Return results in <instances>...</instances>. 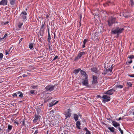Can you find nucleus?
<instances>
[{"instance_id":"obj_29","label":"nucleus","mask_w":134,"mask_h":134,"mask_svg":"<svg viewBox=\"0 0 134 134\" xmlns=\"http://www.w3.org/2000/svg\"><path fill=\"white\" fill-rule=\"evenodd\" d=\"M12 47H11L8 50H6L5 51V55H7L8 54L9 52H10L11 49H12Z\"/></svg>"},{"instance_id":"obj_5","label":"nucleus","mask_w":134,"mask_h":134,"mask_svg":"<svg viewBox=\"0 0 134 134\" xmlns=\"http://www.w3.org/2000/svg\"><path fill=\"white\" fill-rule=\"evenodd\" d=\"M102 98L104 99L103 100V102L104 103H105L109 101L110 99V96L106 94L103 96Z\"/></svg>"},{"instance_id":"obj_3","label":"nucleus","mask_w":134,"mask_h":134,"mask_svg":"<svg viewBox=\"0 0 134 134\" xmlns=\"http://www.w3.org/2000/svg\"><path fill=\"white\" fill-rule=\"evenodd\" d=\"M82 83L83 85L87 87H89L88 77L86 76V77H83L82 80Z\"/></svg>"},{"instance_id":"obj_56","label":"nucleus","mask_w":134,"mask_h":134,"mask_svg":"<svg viewBox=\"0 0 134 134\" xmlns=\"http://www.w3.org/2000/svg\"><path fill=\"white\" fill-rule=\"evenodd\" d=\"M84 130H85L86 132L88 130L86 127L84 128Z\"/></svg>"},{"instance_id":"obj_9","label":"nucleus","mask_w":134,"mask_h":134,"mask_svg":"<svg viewBox=\"0 0 134 134\" xmlns=\"http://www.w3.org/2000/svg\"><path fill=\"white\" fill-rule=\"evenodd\" d=\"M41 116L38 113V114H35L34 116V119L33 121L34 123H36L37 121H40Z\"/></svg>"},{"instance_id":"obj_18","label":"nucleus","mask_w":134,"mask_h":134,"mask_svg":"<svg viewBox=\"0 0 134 134\" xmlns=\"http://www.w3.org/2000/svg\"><path fill=\"white\" fill-rule=\"evenodd\" d=\"M74 118L75 121H77L78 120L79 116L76 114H74Z\"/></svg>"},{"instance_id":"obj_43","label":"nucleus","mask_w":134,"mask_h":134,"mask_svg":"<svg viewBox=\"0 0 134 134\" xmlns=\"http://www.w3.org/2000/svg\"><path fill=\"white\" fill-rule=\"evenodd\" d=\"M9 23V22L8 21H7L6 22H5L4 23H2V25H5L6 24H7Z\"/></svg>"},{"instance_id":"obj_57","label":"nucleus","mask_w":134,"mask_h":134,"mask_svg":"<svg viewBox=\"0 0 134 134\" xmlns=\"http://www.w3.org/2000/svg\"><path fill=\"white\" fill-rule=\"evenodd\" d=\"M32 88H34V89H35V88H36V86H32Z\"/></svg>"},{"instance_id":"obj_49","label":"nucleus","mask_w":134,"mask_h":134,"mask_svg":"<svg viewBox=\"0 0 134 134\" xmlns=\"http://www.w3.org/2000/svg\"><path fill=\"white\" fill-rule=\"evenodd\" d=\"M35 92L34 90H31L30 91V92L31 94H33Z\"/></svg>"},{"instance_id":"obj_39","label":"nucleus","mask_w":134,"mask_h":134,"mask_svg":"<svg viewBox=\"0 0 134 134\" xmlns=\"http://www.w3.org/2000/svg\"><path fill=\"white\" fill-rule=\"evenodd\" d=\"M3 57V54L2 53H0V60H1Z\"/></svg>"},{"instance_id":"obj_7","label":"nucleus","mask_w":134,"mask_h":134,"mask_svg":"<svg viewBox=\"0 0 134 134\" xmlns=\"http://www.w3.org/2000/svg\"><path fill=\"white\" fill-rule=\"evenodd\" d=\"M85 53L84 52H81L79 53L77 56L75 57L74 61L76 62L78 60L82 55H85Z\"/></svg>"},{"instance_id":"obj_52","label":"nucleus","mask_w":134,"mask_h":134,"mask_svg":"<svg viewBox=\"0 0 134 134\" xmlns=\"http://www.w3.org/2000/svg\"><path fill=\"white\" fill-rule=\"evenodd\" d=\"M47 31L48 32V34H50L49 33V29L48 28V26H47Z\"/></svg>"},{"instance_id":"obj_61","label":"nucleus","mask_w":134,"mask_h":134,"mask_svg":"<svg viewBox=\"0 0 134 134\" xmlns=\"http://www.w3.org/2000/svg\"><path fill=\"white\" fill-rule=\"evenodd\" d=\"M36 127H34L32 128V129H36Z\"/></svg>"},{"instance_id":"obj_16","label":"nucleus","mask_w":134,"mask_h":134,"mask_svg":"<svg viewBox=\"0 0 134 134\" xmlns=\"http://www.w3.org/2000/svg\"><path fill=\"white\" fill-rule=\"evenodd\" d=\"M76 127L78 129H80L81 128L80 127V125H81V123L80 122L78 121L76 122Z\"/></svg>"},{"instance_id":"obj_1","label":"nucleus","mask_w":134,"mask_h":134,"mask_svg":"<svg viewBox=\"0 0 134 134\" xmlns=\"http://www.w3.org/2000/svg\"><path fill=\"white\" fill-rule=\"evenodd\" d=\"M124 30V28L123 27L120 28L119 27H117L114 30L113 29L111 31V33L114 34H119L122 33Z\"/></svg>"},{"instance_id":"obj_26","label":"nucleus","mask_w":134,"mask_h":134,"mask_svg":"<svg viewBox=\"0 0 134 134\" xmlns=\"http://www.w3.org/2000/svg\"><path fill=\"white\" fill-rule=\"evenodd\" d=\"M12 127H13L10 124L8 125V130L9 131H10V130H11L12 129Z\"/></svg>"},{"instance_id":"obj_33","label":"nucleus","mask_w":134,"mask_h":134,"mask_svg":"<svg viewBox=\"0 0 134 134\" xmlns=\"http://www.w3.org/2000/svg\"><path fill=\"white\" fill-rule=\"evenodd\" d=\"M132 84L131 82H127V85L129 87H132Z\"/></svg>"},{"instance_id":"obj_20","label":"nucleus","mask_w":134,"mask_h":134,"mask_svg":"<svg viewBox=\"0 0 134 134\" xmlns=\"http://www.w3.org/2000/svg\"><path fill=\"white\" fill-rule=\"evenodd\" d=\"M123 15L125 18H127L130 16V14L129 12L124 13Z\"/></svg>"},{"instance_id":"obj_30","label":"nucleus","mask_w":134,"mask_h":134,"mask_svg":"<svg viewBox=\"0 0 134 134\" xmlns=\"http://www.w3.org/2000/svg\"><path fill=\"white\" fill-rule=\"evenodd\" d=\"M116 87L117 88H118L120 89H121L123 87V86L122 85H118L116 86Z\"/></svg>"},{"instance_id":"obj_46","label":"nucleus","mask_w":134,"mask_h":134,"mask_svg":"<svg viewBox=\"0 0 134 134\" xmlns=\"http://www.w3.org/2000/svg\"><path fill=\"white\" fill-rule=\"evenodd\" d=\"M130 59L129 60V61L128 62V63L129 64L131 63L132 62V59Z\"/></svg>"},{"instance_id":"obj_41","label":"nucleus","mask_w":134,"mask_h":134,"mask_svg":"<svg viewBox=\"0 0 134 134\" xmlns=\"http://www.w3.org/2000/svg\"><path fill=\"white\" fill-rule=\"evenodd\" d=\"M128 76L131 77H134V74H132V75L128 74Z\"/></svg>"},{"instance_id":"obj_10","label":"nucleus","mask_w":134,"mask_h":134,"mask_svg":"<svg viewBox=\"0 0 134 134\" xmlns=\"http://www.w3.org/2000/svg\"><path fill=\"white\" fill-rule=\"evenodd\" d=\"M115 90H114L111 89L108 90L107 91L103 93L104 94L108 95H112L115 92Z\"/></svg>"},{"instance_id":"obj_32","label":"nucleus","mask_w":134,"mask_h":134,"mask_svg":"<svg viewBox=\"0 0 134 134\" xmlns=\"http://www.w3.org/2000/svg\"><path fill=\"white\" fill-rule=\"evenodd\" d=\"M128 58L129 59H134V55H131L129 56Z\"/></svg>"},{"instance_id":"obj_55","label":"nucleus","mask_w":134,"mask_h":134,"mask_svg":"<svg viewBox=\"0 0 134 134\" xmlns=\"http://www.w3.org/2000/svg\"><path fill=\"white\" fill-rule=\"evenodd\" d=\"M14 122L15 124H16L18 125L19 124V123L18 122H16V121H14Z\"/></svg>"},{"instance_id":"obj_40","label":"nucleus","mask_w":134,"mask_h":134,"mask_svg":"<svg viewBox=\"0 0 134 134\" xmlns=\"http://www.w3.org/2000/svg\"><path fill=\"white\" fill-rule=\"evenodd\" d=\"M14 97H17V95L16 93H15L12 95Z\"/></svg>"},{"instance_id":"obj_38","label":"nucleus","mask_w":134,"mask_h":134,"mask_svg":"<svg viewBox=\"0 0 134 134\" xmlns=\"http://www.w3.org/2000/svg\"><path fill=\"white\" fill-rule=\"evenodd\" d=\"M45 23H44V24L42 23V25L41 26L40 28L43 29L44 30V26L45 25Z\"/></svg>"},{"instance_id":"obj_6","label":"nucleus","mask_w":134,"mask_h":134,"mask_svg":"<svg viewBox=\"0 0 134 134\" xmlns=\"http://www.w3.org/2000/svg\"><path fill=\"white\" fill-rule=\"evenodd\" d=\"M27 13L25 11H23L20 14V16L23 19V21H26L27 18Z\"/></svg>"},{"instance_id":"obj_50","label":"nucleus","mask_w":134,"mask_h":134,"mask_svg":"<svg viewBox=\"0 0 134 134\" xmlns=\"http://www.w3.org/2000/svg\"><path fill=\"white\" fill-rule=\"evenodd\" d=\"M85 134H91L90 131L88 130V131H87Z\"/></svg>"},{"instance_id":"obj_19","label":"nucleus","mask_w":134,"mask_h":134,"mask_svg":"<svg viewBox=\"0 0 134 134\" xmlns=\"http://www.w3.org/2000/svg\"><path fill=\"white\" fill-rule=\"evenodd\" d=\"M97 68L96 67H92L91 68V70L92 72L96 73L97 72Z\"/></svg>"},{"instance_id":"obj_62","label":"nucleus","mask_w":134,"mask_h":134,"mask_svg":"<svg viewBox=\"0 0 134 134\" xmlns=\"http://www.w3.org/2000/svg\"><path fill=\"white\" fill-rule=\"evenodd\" d=\"M97 97L99 98H101V96H100V95H97Z\"/></svg>"},{"instance_id":"obj_24","label":"nucleus","mask_w":134,"mask_h":134,"mask_svg":"<svg viewBox=\"0 0 134 134\" xmlns=\"http://www.w3.org/2000/svg\"><path fill=\"white\" fill-rule=\"evenodd\" d=\"M52 98L51 97L47 98H45L44 99V103H46L47 102H48L49 100H51Z\"/></svg>"},{"instance_id":"obj_25","label":"nucleus","mask_w":134,"mask_h":134,"mask_svg":"<svg viewBox=\"0 0 134 134\" xmlns=\"http://www.w3.org/2000/svg\"><path fill=\"white\" fill-rule=\"evenodd\" d=\"M55 101V100H54L49 103L48 105L49 107H52L54 105H55L54 103V102Z\"/></svg>"},{"instance_id":"obj_36","label":"nucleus","mask_w":134,"mask_h":134,"mask_svg":"<svg viewBox=\"0 0 134 134\" xmlns=\"http://www.w3.org/2000/svg\"><path fill=\"white\" fill-rule=\"evenodd\" d=\"M25 119H24L23 120V121H22V125H21V126H24L25 125Z\"/></svg>"},{"instance_id":"obj_59","label":"nucleus","mask_w":134,"mask_h":134,"mask_svg":"<svg viewBox=\"0 0 134 134\" xmlns=\"http://www.w3.org/2000/svg\"><path fill=\"white\" fill-rule=\"evenodd\" d=\"M58 101H57L56 102L54 103V105H55L56 104H57L58 103Z\"/></svg>"},{"instance_id":"obj_27","label":"nucleus","mask_w":134,"mask_h":134,"mask_svg":"<svg viewBox=\"0 0 134 134\" xmlns=\"http://www.w3.org/2000/svg\"><path fill=\"white\" fill-rule=\"evenodd\" d=\"M10 3L12 5H13L15 3V0H9Z\"/></svg>"},{"instance_id":"obj_58","label":"nucleus","mask_w":134,"mask_h":134,"mask_svg":"<svg viewBox=\"0 0 134 134\" xmlns=\"http://www.w3.org/2000/svg\"><path fill=\"white\" fill-rule=\"evenodd\" d=\"M121 120V117H120L117 120L118 121L120 120Z\"/></svg>"},{"instance_id":"obj_51","label":"nucleus","mask_w":134,"mask_h":134,"mask_svg":"<svg viewBox=\"0 0 134 134\" xmlns=\"http://www.w3.org/2000/svg\"><path fill=\"white\" fill-rule=\"evenodd\" d=\"M38 133V130H37L35 131L34 134H37Z\"/></svg>"},{"instance_id":"obj_35","label":"nucleus","mask_w":134,"mask_h":134,"mask_svg":"<svg viewBox=\"0 0 134 134\" xmlns=\"http://www.w3.org/2000/svg\"><path fill=\"white\" fill-rule=\"evenodd\" d=\"M33 44L32 43H30L29 45V47L30 49L33 48Z\"/></svg>"},{"instance_id":"obj_28","label":"nucleus","mask_w":134,"mask_h":134,"mask_svg":"<svg viewBox=\"0 0 134 134\" xmlns=\"http://www.w3.org/2000/svg\"><path fill=\"white\" fill-rule=\"evenodd\" d=\"M51 40V36L50 34H48L47 41L49 43L50 42Z\"/></svg>"},{"instance_id":"obj_44","label":"nucleus","mask_w":134,"mask_h":134,"mask_svg":"<svg viewBox=\"0 0 134 134\" xmlns=\"http://www.w3.org/2000/svg\"><path fill=\"white\" fill-rule=\"evenodd\" d=\"M37 111H39V112L41 111V108H37Z\"/></svg>"},{"instance_id":"obj_53","label":"nucleus","mask_w":134,"mask_h":134,"mask_svg":"<svg viewBox=\"0 0 134 134\" xmlns=\"http://www.w3.org/2000/svg\"><path fill=\"white\" fill-rule=\"evenodd\" d=\"M27 76V75H26L25 74H23V76L24 77H26Z\"/></svg>"},{"instance_id":"obj_54","label":"nucleus","mask_w":134,"mask_h":134,"mask_svg":"<svg viewBox=\"0 0 134 134\" xmlns=\"http://www.w3.org/2000/svg\"><path fill=\"white\" fill-rule=\"evenodd\" d=\"M49 17V15L48 14H47L46 15V18L47 19Z\"/></svg>"},{"instance_id":"obj_14","label":"nucleus","mask_w":134,"mask_h":134,"mask_svg":"<svg viewBox=\"0 0 134 134\" xmlns=\"http://www.w3.org/2000/svg\"><path fill=\"white\" fill-rule=\"evenodd\" d=\"M112 123L113 125L116 128L120 126V124L115 121H113Z\"/></svg>"},{"instance_id":"obj_2","label":"nucleus","mask_w":134,"mask_h":134,"mask_svg":"<svg viewBox=\"0 0 134 134\" xmlns=\"http://www.w3.org/2000/svg\"><path fill=\"white\" fill-rule=\"evenodd\" d=\"M116 18L112 16L109 18L108 20L107 21L108 25L110 26H111L113 24L115 23Z\"/></svg>"},{"instance_id":"obj_23","label":"nucleus","mask_w":134,"mask_h":134,"mask_svg":"<svg viewBox=\"0 0 134 134\" xmlns=\"http://www.w3.org/2000/svg\"><path fill=\"white\" fill-rule=\"evenodd\" d=\"M112 66H113V65H112L111 67L110 68H109L108 69H107L106 70V72H107V73L109 71L110 72H111L112 70L113 69V67H112Z\"/></svg>"},{"instance_id":"obj_13","label":"nucleus","mask_w":134,"mask_h":134,"mask_svg":"<svg viewBox=\"0 0 134 134\" xmlns=\"http://www.w3.org/2000/svg\"><path fill=\"white\" fill-rule=\"evenodd\" d=\"M108 128L110 132H112L114 134H116V132L115 131V129L113 127H108Z\"/></svg>"},{"instance_id":"obj_4","label":"nucleus","mask_w":134,"mask_h":134,"mask_svg":"<svg viewBox=\"0 0 134 134\" xmlns=\"http://www.w3.org/2000/svg\"><path fill=\"white\" fill-rule=\"evenodd\" d=\"M71 110L70 109H67L65 111L64 114L65 117V119L70 117L71 115Z\"/></svg>"},{"instance_id":"obj_48","label":"nucleus","mask_w":134,"mask_h":134,"mask_svg":"<svg viewBox=\"0 0 134 134\" xmlns=\"http://www.w3.org/2000/svg\"><path fill=\"white\" fill-rule=\"evenodd\" d=\"M58 58V56L57 55H56L53 59V61L55 60Z\"/></svg>"},{"instance_id":"obj_11","label":"nucleus","mask_w":134,"mask_h":134,"mask_svg":"<svg viewBox=\"0 0 134 134\" xmlns=\"http://www.w3.org/2000/svg\"><path fill=\"white\" fill-rule=\"evenodd\" d=\"M97 76H96L93 75H92V84H95L97 83Z\"/></svg>"},{"instance_id":"obj_34","label":"nucleus","mask_w":134,"mask_h":134,"mask_svg":"<svg viewBox=\"0 0 134 134\" xmlns=\"http://www.w3.org/2000/svg\"><path fill=\"white\" fill-rule=\"evenodd\" d=\"M130 4L132 6H134V2L133 0H130Z\"/></svg>"},{"instance_id":"obj_64","label":"nucleus","mask_w":134,"mask_h":134,"mask_svg":"<svg viewBox=\"0 0 134 134\" xmlns=\"http://www.w3.org/2000/svg\"><path fill=\"white\" fill-rule=\"evenodd\" d=\"M40 106H43V104H41Z\"/></svg>"},{"instance_id":"obj_47","label":"nucleus","mask_w":134,"mask_h":134,"mask_svg":"<svg viewBox=\"0 0 134 134\" xmlns=\"http://www.w3.org/2000/svg\"><path fill=\"white\" fill-rule=\"evenodd\" d=\"M7 36V34H5L4 36V37L2 38H1V40H2L3 39V38H5V37H6Z\"/></svg>"},{"instance_id":"obj_17","label":"nucleus","mask_w":134,"mask_h":134,"mask_svg":"<svg viewBox=\"0 0 134 134\" xmlns=\"http://www.w3.org/2000/svg\"><path fill=\"white\" fill-rule=\"evenodd\" d=\"M80 72L81 75H83L84 76V77H86V76L88 77V75L86 74V72L83 70H81Z\"/></svg>"},{"instance_id":"obj_31","label":"nucleus","mask_w":134,"mask_h":134,"mask_svg":"<svg viewBox=\"0 0 134 134\" xmlns=\"http://www.w3.org/2000/svg\"><path fill=\"white\" fill-rule=\"evenodd\" d=\"M23 23L22 22H19V24H18V27L19 28H20L21 27V26L23 25Z\"/></svg>"},{"instance_id":"obj_22","label":"nucleus","mask_w":134,"mask_h":134,"mask_svg":"<svg viewBox=\"0 0 134 134\" xmlns=\"http://www.w3.org/2000/svg\"><path fill=\"white\" fill-rule=\"evenodd\" d=\"M81 69L79 68L77 69H75L74 71V73L75 74H77L80 71H81Z\"/></svg>"},{"instance_id":"obj_45","label":"nucleus","mask_w":134,"mask_h":134,"mask_svg":"<svg viewBox=\"0 0 134 134\" xmlns=\"http://www.w3.org/2000/svg\"><path fill=\"white\" fill-rule=\"evenodd\" d=\"M87 41V39H85L83 41V44H85Z\"/></svg>"},{"instance_id":"obj_12","label":"nucleus","mask_w":134,"mask_h":134,"mask_svg":"<svg viewBox=\"0 0 134 134\" xmlns=\"http://www.w3.org/2000/svg\"><path fill=\"white\" fill-rule=\"evenodd\" d=\"M8 2L7 0H2L0 2V5H6Z\"/></svg>"},{"instance_id":"obj_8","label":"nucleus","mask_w":134,"mask_h":134,"mask_svg":"<svg viewBox=\"0 0 134 134\" xmlns=\"http://www.w3.org/2000/svg\"><path fill=\"white\" fill-rule=\"evenodd\" d=\"M45 88L47 91L51 92L54 90V86L52 85H49L47 86Z\"/></svg>"},{"instance_id":"obj_60","label":"nucleus","mask_w":134,"mask_h":134,"mask_svg":"<svg viewBox=\"0 0 134 134\" xmlns=\"http://www.w3.org/2000/svg\"><path fill=\"white\" fill-rule=\"evenodd\" d=\"M85 44H83L82 45V47L83 48H84L85 47Z\"/></svg>"},{"instance_id":"obj_42","label":"nucleus","mask_w":134,"mask_h":134,"mask_svg":"<svg viewBox=\"0 0 134 134\" xmlns=\"http://www.w3.org/2000/svg\"><path fill=\"white\" fill-rule=\"evenodd\" d=\"M92 35L94 36H95L96 35V32H93L92 33Z\"/></svg>"},{"instance_id":"obj_21","label":"nucleus","mask_w":134,"mask_h":134,"mask_svg":"<svg viewBox=\"0 0 134 134\" xmlns=\"http://www.w3.org/2000/svg\"><path fill=\"white\" fill-rule=\"evenodd\" d=\"M17 95H19V96L20 97L22 98L23 97V93L21 92L20 91H18L17 92H16Z\"/></svg>"},{"instance_id":"obj_37","label":"nucleus","mask_w":134,"mask_h":134,"mask_svg":"<svg viewBox=\"0 0 134 134\" xmlns=\"http://www.w3.org/2000/svg\"><path fill=\"white\" fill-rule=\"evenodd\" d=\"M118 129L119 130L121 134H124L123 131L121 129L120 127H119L118 128Z\"/></svg>"},{"instance_id":"obj_63","label":"nucleus","mask_w":134,"mask_h":134,"mask_svg":"<svg viewBox=\"0 0 134 134\" xmlns=\"http://www.w3.org/2000/svg\"><path fill=\"white\" fill-rule=\"evenodd\" d=\"M78 116H79L80 118H81V115L80 114H79V115H78Z\"/></svg>"},{"instance_id":"obj_15","label":"nucleus","mask_w":134,"mask_h":134,"mask_svg":"<svg viewBox=\"0 0 134 134\" xmlns=\"http://www.w3.org/2000/svg\"><path fill=\"white\" fill-rule=\"evenodd\" d=\"M44 30L43 29L40 28L39 31L38 32L39 35L41 36H42L44 32Z\"/></svg>"}]
</instances>
